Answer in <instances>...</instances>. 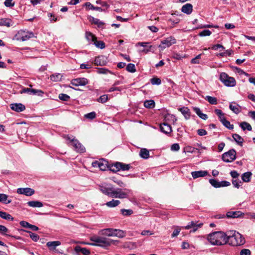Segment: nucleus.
Returning <instances> with one entry per match:
<instances>
[{
  "instance_id": "f257e3e1",
  "label": "nucleus",
  "mask_w": 255,
  "mask_h": 255,
  "mask_svg": "<svg viewBox=\"0 0 255 255\" xmlns=\"http://www.w3.org/2000/svg\"><path fill=\"white\" fill-rule=\"evenodd\" d=\"M207 239L213 245L221 246L228 243L227 233L223 232H215L210 234Z\"/></svg>"
},
{
  "instance_id": "f03ea898",
  "label": "nucleus",
  "mask_w": 255,
  "mask_h": 255,
  "mask_svg": "<svg viewBox=\"0 0 255 255\" xmlns=\"http://www.w3.org/2000/svg\"><path fill=\"white\" fill-rule=\"evenodd\" d=\"M228 243L233 246H238L244 245L245 239L239 233L235 231H230L227 232Z\"/></svg>"
},
{
  "instance_id": "7ed1b4c3",
  "label": "nucleus",
  "mask_w": 255,
  "mask_h": 255,
  "mask_svg": "<svg viewBox=\"0 0 255 255\" xmlns=\"http://www.w3.org/2000/svg\"><path fill=\"white\" fill-rule=\"evenodd\" d=\"M90 240L94 243L89 244L93 246H99L103 248H107L111 246L112 244H115L118 241H114L104 237L93 236L90 237Z\"/></svg>"
},
{
  "instance_id": "20e7f679",
  "label": "nucleus",
  "mask_w": 255,
  "mask_h": 255,
  "mask_svg": "<svg viewBox=\"0 0 255 255\" xmlns=\"http://www.w3.org/2000/svg\"><path fill=\"white\" fill-rule=\"evenodd\" d=\"M103 234L108 237H117L120 238H123L126 236V233L123 230L119 229H114L108 228L104 229Z\"/></svg>"
},
{
  "instance_id": "39448f33",
  "label": "nucleus",
  "mask_w": 255,
  "mask_h": 255,
  "mask_svg": "<svg viewBox=\"0 0 255 255\" xmlns=\"http://www.w3.org/2000/svg\"><path fill=\"white\" fill-rule=\"evenodd\" d=\"M220 80L228 87H234L236 84L235 79L233 77H229L225 73H222L220 74Z\"/></svg>"
},
{
  "instance_id": "423d86ee",
  "label": "nucleus",
  "mask_w": 255,
  "mask_h": 255,
  "mask_svg": "<svg viewBox=\"0 0 255 255\" xmlns=\"http://www.w3.org/2000/svg\"><path fill=\"white\" fill-rule=\"evenodd\" d=\"M176 42V39L172 37H168L161 41V44L158 46L160 51H163L167 47L171 46L172 45L175 44Z\"/></svg>"
},
{
  "instance_id": "0eeeda50",
  "label": "nucleus",
  "mask_w": 255,
  "mask_h": 255,
  "mask_svg": "<svg viewBox=\"0 0 255 255\" xmlns=\"http://www.w3.org/2000/svg\"><path fill=\"white\" fill-rule=\"evenodd\" d=\"M236 158V151L232 149L222 155V159L226 162H231Z\"/></svg>"
},
{
  "instance_id": "6e6552de",
  "label": "nucleus",
  "mask_w": 255,
  "mask_h": 255,
  "mask_svg": "<svg viewBox=\"0 0 255 255\" xmlns=\"http://www.w3.org/2000/svg\"><path fill=\"white\" fill-rule=\"evenodd\" d=\"M33 36L34 35L32 32L23 30L19 31L16 35L17 40L22 41L27 40L29 38L33 37Z\"/></svg>"
},
{
  "instance_id": "1a4fd4ad",
  "label": "nucleus",
  "mask_w": 255,
  "mask_h": 255,
  "mask_svg": "<svg viewBox=\"0 0 255 255\" xmlns=\"http://www.w3.org/2000/svg\"><path fill=\"white\" fill-rule=\"evenodd\" d=\"M203 225V224L202 223H199L198 221H191L187 226L183 228L186 230L192 229L190 232L194 233L199 229L202 228Z\"/></svg>"
},
{
  "instance_id": "9d476101",
  "label": "nucleus",
  "mask_w": 255,
  "mask_h": 255,
  "mask_svg": "<svg viewBox=\"0 0 255 255\" xmlns=\"http://www.w3.org/2000/svg\"><path fill=\"white\" fill-rule=\"evenodd\" d=\"M71 145L74 148V150L79 153H83L86 149L84 146L77 139L73 138L71 139Z\"/></svg>"
},
{
  "instance_id": "9b49d317",
  "label": "nucleus",
  "mask_w": 255,
  "mask_h": 255,
  "mask_svg": "<svg viewBox=\"0 0 255 255\" xmlns=\"http://www.w3.org/2000/svg\"><path fill=\"white\" fill-rule=\"evenodd\" d=\"M125 191H123L121 189L118 188L115 190L114 191L113 197L116 198L124 199L128 197V193L130 192L128 189H125Z\"/></svg>"
},
{
  "instance_id": "f8f14e48",
  "label": "nucleus",
  "mask_w": 255,
  "mask_h": 255,
  "mask_svg": "<svg viewBox=\"0 0 255 255\" xmlns=\"http://www.w3.org/2000/svg\"><path fill=\"white\" fill-rule=\"evenodd\" d=\"M88 83V80L85 78H79L73 79L71 84L75 86H85Z\"/></svg>"
},
{
  "instance_id": "ddd939ff",
  "label": "nucleus",
  "mask_w": 255,
  "mask_h": 255,
  "mask_svg": "<svg viewBox=\"0 0 255 255\" xmlns=\"http://www.w3.org/2000/svg\"><path fill=\"white\" fill-rule=\"evenodd\" d=\"M17 193L19 194L30 196L34 193V190L30 188H19L17 189Z\"/></svg>"
},
{
  "instance_id": "4468645a",
  "label": "nucleus",
  "mask_w": 255,
  "mask_h": 255,
  "mask_svg": "<svg viewBox=\"0 0 255 255\" xmlns=\"http://www.w3.org/2000/svg\"><path fill=\"white\" fill-rule=\"evenodd\" d=\"M100 189L103 194L110 197H113V195H114L115 189L113 187H106L105 186H100Z\"/></svg>"
},
{
  "instance_id": "2eb2a0df",
  "label": "nucleus",
  "mask_w": 255,
  "mask_h": 255,
  "mask_svg": "<svg viewBox=\"0 0 255 255\" xmlns=\"http://www.w3.org/2000/svg\"><path fill=\"white\" fill-rule=\"evenodd\" d=\"M10 107L11 110L16 112H20L25 109V106L21 103L11 104L10 105Z\"/></svg>"
},
{
  "instance_id": "dca6fc26",
  "label": "nucleus",
  "mask_w": 255,
  "mask_h": 255,
  "mask_svg": "<svg viewBox=\"0 0 255 255\" xmlns=\"http://www.w3.org/2000/svg\"><path fill=\"white\" fill-rule=\"evenodd\" d=\"M160 128L161 131L165 134H169L172 132V128L170 125L166 122L161 124Z\"/></svg>"
},
{
  "instance_id": "f3484780",
  "label": "nucleus",
  "mask_w": 255,
  "mask_h": 255,
  "mask_svg": "<svg viewBox=\"0 0 255 255\" xmlns=\"http://www.w3.org/2000/svg\"><path fill=\"white\" fill-rule=\"evenodd\" d=\"M92 166L94 167H99L100 170L105 171L107 168V165L106 162L101 161H95L92 163Z\"/></svg>"
},
{
  "instance_id": "a211bd4d",
  "label": "nucleus",
  "mask_w": 255,
  "mask_h": 255,
  "mask_svg": "<svg viewBox=\"0 0 255 255\" xmlns=\"http://www.w3.org/2000/svg\"><path fill=\"white\" fill-rule=\"evenodd\" d=\"M107 58L105 56L101 55L99 56L98 57H96L95 61L94 63L96 65H105L107 63Z\"/></svg>"
},
{
  "instance_id": "6ab92c4d",
  "label": "nucleus",
  "mask_w": 255,
  "mask_h": 255,
  "mask_svg": "<svg viewBox=\"0 0 255 255\" xmlns=\"http://www.w3.org/2000/svg\"><path fill=\"white\" fill-rule=\"evenodd\" d=\"M207 171L200 170L197 171H193L191 172L193 178L196 179L199 177H204L208 174Z\"/></svg>"
},
{
  "instance_id": "aec40b11",
  "label": "nucleus",
  "mask_w": 255,
  "mask_h": 255,
  "mask_svg": "<svg viewBox=\"0 0 255 255\" xmlns=\"http://www.w3.org/2000/svg\"><path fill=\"white\" fill-rule=\"evenodd\" d=\"M8 232L9 230L6 227L3 225H0V234H1L2 235L10 236L17 240H20L21 239V238L18 236H13L8 235L7 233H8Z\"/></svg>"
},
{
  "instance_id": "412c9836",
  "label": "nucleus",
  "mask_w": 255,
  "mask_h": 255,
  "mask_svg": "<svg viewBox=\"0 0 255 255\" xmlns=\"http://www.w3.org/2000/svg\"><path fill=\"white\" fill-rule=\"evenodd\" d=\"M61 245L60 241L48 242L46 243V246L50 251H54L56 248Z\"/></svg>"
},
{
  "instance_id": "4be33fe9",
  "label": "nucleus",
  "mask_w": 255,
  "mask_h": 255,
  "mask_svg": "<svg viewBox=\"0 0 255 255\" xmlns=\"http://www.w3.org/2000/svg\"><path fill=\"white\" fill-rule=\"evenodd\" d=\"M121 169V162H116L110 166V170L113 172H117Z\"/></svg>"
},
{
  "instance_id": "5701e85b",
  "label": "nucleus",
  "mask_w": 255,
  "mask_h": 255,
  "mask_svg": "<svg viewBox=\"0 0 255 255\" xmlns=\"http://www.w3.org/2000/svg\"><path fill=\"white\" fill-rule=\"evenodd\" d=\"M192 5L190 3H187L184 5L182 7V11L186 14H190L193 9Z\"/></svg>"
},
{
  "instance_id": "b1692460",
  "label": "nucleus",
  "mask_w": 255,
  "mask_h": 255,
  "mask_svg": "<svg viewBox=\"0 0 255 255\" xmlns=\"http://www.w3.org/2000/svg\"><path fill=\"white\" fill-rule=\"evenodd\" d=\"M186 119H189L190 117V112L187 107H183L179 109Z\"/></svg>"
},
{
  "instance_id": "393cba45",
  "label": "nucleus",
  "mask_w": 255,
  "mask_h": 255,
  "mask_svg": "<svg viewBox=\"0 0 255 255\" xmlns=\"http://www.w3.org/2000/svg\"><path fill=\"white\" fill-rule=\"evenodd\" d=\"M27 204L29 206L33 208H40L43 206L42 203L39 201H31L28 202Z\"/></svg>"
},
{
  "instance_id": "a878e982",
  "label": "nucleus",
  "mask_w": 255,
  "mask_h": 255,
  "mask_svg": "<svg viewBox=\"0 0 255 255\" xmlns=\"http://www.w3.org/2000/svg\"><path fill=\"white\" fill-rule=\"evenodd\" d=\"M194 111L202 119L206 120L208 119V116L206 114H203L199 108H193Z\"/></svg>"
},
{
  "instance_id": "bb28decb",
  "label": "nucleus",
  "mask_w": 255,
  "mask_h": 255,
  "mask_svg": "<svg viewBox=\"0 0 255 255\" xmlns=\"http://www.w3.org/2000/svg\"><path fill=\"white\" fill-rule=\"evenodd\" d=\"M0 217L7 221H13L14 220L9 214L3 211H0Z\"/></svg>"
},
{
  "instance_id": "cd10ccee",
  "label": "nucleus",
  "mask_w": 255,
  "mask_h": 255,
  "mask_svg": "<svg viewBox=\"0 0 255 255\" xmlns=\"http://www.w3.org/2000/svg\"><path fill=\"white\" fill-rule=\"evenodd\" d=\"M242 213L240 211H235V212L231 211V212H228L227 213V216L228 218H238V217H240L242 215Z\"/></svg>"
},
{
  "instance_id": "c85d7f7f",
  "label": "nucleus",
  "mask_w": 255,
  "mask_h": 255,
  "mask_svg": "<svg viewBox=\"0 0 255 255\" xmlns=\"http://www.w3.org/2000/svg\"><path fill=\"white\" fill-rule=\"evenodd\" d=\"M120 204V201L118 200L113 199L112 201L107 202L106 205L110 208H114L118 206Z\"/></svg>"
},
{
  "instance_id": "c756f323",
  "label": "nucleus",
  "mask_w": 255,
  "mask_h": 255,
  "mask_svg": "<svg viewBox=\"0 0 255 255\" xmlns=\"http://www.w3.org/2000/svg\"><path fill=\"white\" fill-rule=\"evenodd\" d=\"M252 173L251 172H247L242 175V179L245 182L250 181Z\"/></svg>"
},
{
  "instance_id": "7c9ffc66",
  "label": "nucleus",
  "mask_w": 255,
  "mask_h": 255,
  "mask_svg": "<svg viewBox=\"0 0 255 255\" xmlns=\"http://www.w3.org/2000/svg\"><path fill=\"white\" fill-rule=\"evenodd\" d=\"M38 92H39V93H43L40 90H35V89H30V88H24L20 92L21 93H27L32 94H35L36 93H38Z\"/></svg>"
},
{
  "instance_id": "2f4dec72",
  "label": "nucleus",
  "mask_w": 255,
  "mask_h": 255,
  "mask_svg": "<svg viewBox=\"0 0 255 255\" xmlns=\"http://www.w3.org/2000/svg\"><path fill=\"white\" fill-rule=\"evenodd\" d=\"M8 196L5 194H0V202L4 204H9L11 202V200L7 199Z\"/></svg>"
},
{
  "instance_id": "473e14b6",
  "label": "nucleus",
  "mask_w": 255,
  "mask_h": 255,
  "mask_svg": "<svg viewBox=\"0 0 255 255\" xmlns=\"http://www.w3.org/2000/svg\"><path fill=\"white\" fill-rule=\"evenodd\" d=\"M139 155L144 159H147L149 156V151L146 148H142L140 151Z\"/></svg>"
},
{
  "instance_id": "72a5a7b5",
  "label": "nucleus",
  "mask_w": 255,
  "mask_h": 255,
  "mask_svg": "<svg viewBox=\"0 0 255 255\" xmlns=\"http://www.w3.org/2000/svg\"><path fill=\"white\" fill-rule=\"evenodd\" d=\"M232 136H233V138H234V139L235 140V141L238 144H239V145H242V143L244 141V139L240 135H239L238 134H237V133H235V134H233Z\"/></svg>"
},
{
  "instance_id": "f704fd0d",
  "label": "nucleus",
  "mask_w": 255,
  "mask_h": 255,
  "mask_svg": "<svg viewBox=\"0 0 255 255\" xmlns=\"http://www.w3.org/2000/svg\"><path fill=\"white\" fill-rule=\"evenodd\" d=\"M230 109L232 110L235 114H238L240 112L239 106L237 104H231L229 106Z\"/></svg>"
},
{
  "instance_id": "c9c22d12",
  "label": "nucleus",
  "mask_w": 255,
  "mask_h": 255,
  "mask_svg": "<svg viewBox=\"0 0 255 255\" xmlns=\"http://www.w3.org/2000/svg\"><path fill=\"white\" fill-rule=\"evenodd\" d=\"M205 99L207 100L210 104L212 105H216L218 103L217 99L214 97L207 96L205 98Z\"/></svg>"
},
{
  "instance_id": "e433bc0d",
  "label": "nucleus",
  "mask_w": 255,
  "mask_h": 255,
  "mask_svg": "<svg viewBox=\"0 0 255 255\" xmlns=\"http://www.w3.org/2000/svg\"><path fill=\"white\" fill-rule=\"evenodd\" d=\"M89 20L92 23L97 25L99 27L102 26L104 24L103 22L101 21L99 19L95 18L93 17H91L89 19Z\"/></svg>"
},
{
  "instance_id": "4c0bfd02",
  "label": "nucleus",
  "mask_w": 255,
  "mask_h": 255,
  "mask_svg": "<svg viewBox=\"0 0 255 255\" xmlns=\"http://www.w3.org/2000/svg\"><path fill=\"white\" fill-rule=\"evenodd\" d=\"M144 106L147 108H152L155 106V102L153 100H146L144 103Z\"/></svg>"
},
{
  "instance_id": "58836bf2",
  "label": "nucleus",
  "mask_w": 255,
  "mask_h": 255,
  "mask_svg": "<svg viewBox=\"0 0 255 255\" xmlns=\"http://www.w3.org/2000/svg\"><path fill=\"white\" fill-rule=\"evenodd\" d=\"M240 126L244 130L247 129L249 131H251L252 129L251 126L249 123L245 122L241 123Z\"/></svg>"
},
{
  "instance_id": "ea45409f",
  "label": "nucleus",
  "mask_w": 255,
  "mask_h": 255,
  "mask_svg": "<svg viewBox=\"0 0 255 255\" xmlns=\"http://www.w3.org/2000/svg\"><path fill=\"white\" fill-rule=\"evenodd\" d=\"M221 122H222L223 125L225 127H226L227 128H229L230 129H233L234 126L233 125H231L230 122H229L228 121L226 120V119L225 118L223 119Z\"/></svg>"
},
{
  "instance_id": "a19ab883",
  "label": "nucleus",
  "mask_w": 255,
  "mask_h": 255,
  "mask_svg": "<svg viewBox=\"0 0 255 255\" xmlns=\"http://www.w3.org/2000/svg\"><path fill=\"white\" fill-rule=\"evenodd\" d=\"M10 22V20L8 19H0V25L9 27L11 25Z\"/></svg>"
},
{
  "instance_id": "79ce46f5",
  "label": "nucleus",
  "mask_w": 255,
  "mask_h": 255,
  "mask_svg": "<svg viewBox=\"0 0 255 255\" xmlns=\"http://www.w3.org/2000/svg\"><path fill=\"white\" fill-rule=\"evenodd\" d=\"M126 70L129 72L134 73L136 71L135 66L134 64L129 63L127 66Z\"/></svg>"
},
{
  "instance_id": "37998d69",
  "label": "nucleus",
  "mask_w": 255,
  "mask_h": 255,
  "mask_svg": "<svg viewBox=\"0 0 255 255\" xmlns=\"http://www.w3.org/2000/svg\"><path fill=\"white\" fill-rule=\"evenodd\" d=\"M62 76L60 74H53L50 76V80L52 81L57 82L61 79Z\"/></svg>"
},
{
  "instance_id": "c03bdc74",
  "label": "nucleus",
  "mask_w": 255,
  "mask_h": 255,
  "mask_svg": "<svg viewBox=\"0 0 255 255\" xmlns=\"http://www.w3.org/2000/svg\"><path fill=\"white\" fill-rule=\"evenodd\" d=\"M26 232L29 234V237L33 241L37 242L39 240V237L38 235L30 231H26Z\"/></svg>"
},
{
  "instance_id": "a18cd8bd",
  "label": "nucleus",
  "mask_w": 255,
  "mask_h": 255,
  "mask_svg": "<svg viewBox=\"0 0 255 255\" xmlns=\"http://www.w3.org/2000/svg\"><path fill=\"white\" fill-rule=\"evenodd\" d=\"M94 44L97 47L100 48L101 49H103L105 47V43L102 41H97L96 39L94 41Z\"/></svg>"
},
{
  "instance_id": "49530a36",
  "label": "nucleus",
  "mask_w": 255,
  "mask_h": 255,
  "mask_svg": "<svg viewBox=\"0 0 255 255\" xmlns=\"http://www.w3.org/2000/svg\"><path fill=\"white\" fill-rule=\"evenodd\" d=\"M215 113L218 116L220 121H221L223 119L225 118L224 117V114L222 112L221 110L216 109L215 110Z\"/></svg>"
},
{
  "instance_id": "de8ad7c7",
  "label": "nucleus",
  "mask_w": 255,
  "mask_h": 255,
  "mask_svg": "<svg viewBox=\"0 0 255 255\" xmlns=\"http://www.w3.org/2000/svg\"><path fill=\"white\" fill-rule=\"evenodd\" d=\"M86 38L88 40L94 42L96 37L91 32H87L86 33Z\"/></svg>"
},
{
  "instance_id": "09e8293b",
  "label": "nucleus",
  "mask_w": 255,
  "mask_h": 255,
  "mask_svg": "<svg viewBox=\"0 0 255 255\" xmlns=\"http://www.w3.org/2000/svg\"><path fill=\"white\" fill-rule=\"evenodd\" d=\"M121 212L124 216H130L133 213V211L131 209H121Z\"/></svg>"
},
{
  "instance_id": "8fccbe9b",
  "label": "nucleus",
  "mask_w": 255,
  "mask_h": 255,
  "mask_svg": "<svg viewBox=\"0 0 255 255\" xmlns=\"http://www.w3.org/2000/svg\"><path fill=\"white\" fill-rule=\"evenodd\" d=\"M209 182L213 186H214L215 188L220 187V185H219L220 182H219L218 181H217L216 179H210Z\"/></svg>"
},
{
  "instance_id": "3c124183",
  "label": "nucleus",
  "mask_w": 255,
  "mask_h": 255,
  "mask_svg": "<svg viewBox=\"0 0 255 255\" xmlns=\"http://www.w3.org/2000/svg\"><path fill=\"white\" fill-rule=\"evenodd\" d=\"M150 82L152 85H160L161 83V80L159 78H157V77H154V78H152L150 80Z\"/></svg>"
},
{
  "instance_id": "603ef678",
  "label": "nucleus",
  "mask_w": 255,
  "mask_h": 255,
  "mask_svg": "<svg viewBox=\"0 0 255 255\" xmlns=\"http://www.w3.org/2000/svg\"><path fill=\"white\" fill-rule=\"evenodd\" d=\"M108 96L106 95H103L97 99V101L100 103H104L108 101Z\"/></svg>"
},
{
  "instance_id": "864d4df0",
  "label": "nucleus",
  "mask_w": 255,
  "mask_h": 255,
  "mask_svg": "<svg viewBox=\"0 0 255 255\" xmlns=\"http://www.w3.org/2000/svg\"><path fill=\"white\" fill-rule=\"evenodd\" d=\"M232 184L235 187L239 188L242 184V181L239 179H233L232 180Z\"/></svg>"
},
{
  "instance_id": "5fc2aeb1",
  "label": "nucleus",
  "mask_w": 255,
  "mask_h": 255,
  "mask_svg": "<svg viewBox=\"0 0 255 255\" xmlns=\"http://www.w3.org/2000/svg\"><path fill=\"white\" fill-rule=\"evenodd\" d=\"M211 31L209 30H204L201 32L199 33V35L200 36H210L211 34Z\"/></svg>"
},
{
  "instance_id": "6e6d98bb",
  "label": "nucleus",
  "mask_w": 255,
  "mask_h": 255,
  "mask_svg": "<svg viewBox=\"0 0 255 255\" xmlns=\"http://www.w3.org/2000/svg\"><path fill=\"white\" fill-rule=\"evenodd\" d=\"M201 55H202V54H200L197 55V56H196L195 58H193L191 61V63L199 64L200 63L199 60L201 58Z\"/></svg>"
},
{
  "instance_id": "4d7b16f0",
  "label": "nucleus",
  "mask_w": 255,
  "mask_h": 255,
  "mask_svg": "<svg viewBox=\"0 0 255 255\" xmlns=\"http://www.w3.org/2000/svg\"><path fill=\"white\" fill-rule=\"evenodd\" d=\"M59 98L62 101H67L70 99V97L67 94H60L59 95Z\"/></svg>"
},
{
  "instance_id": "13d9d810",
  "label": "nucleus",
  "mask_w": 255,
  "mask_h": 255,
  "mask_svg": "<svg viewBox=\"0 0 255 255\" xmlns=\"http://www.w3.org/2000/svg\"><path fill=\"white\" fill-rule=\"evenodd\" d=\"M96 113L94 112H91L85 115V118L90 120H93L96 117Z\"/></svg>"
},
{
  "instance_id": "bf43d9fd",
  "label": "nucleus",
  "mask_w": 255,
  "mask_h": 255,
  "mask_svg": "<svg viewBox=\"0 0 255 255\" xmlns=\"http://www.w3.org/2000/svg\"><path fill=\"white\" fill-rule=\"evenodd\" d=\"M112 180L121 187H124L126 186V184L122 181L116 180L115 177H113Z\"/></svg>"
},
{
  "instance_id": "052dcab7",
  "label": "nucleus",
  "mask_w": 255,
  "mask_h": 255,
  "mask_svg": "<svg viewBox=\"0 0 255 255\" xmlns=\"http://www.w3.org/2000/svg\"><path fill=\"white\" fill-rule=\"evenodd\" d=\"M180 231H181L180 228L179 227H177L176 229L174 230V231L172 233V234L171 235V237L172 238H174V237H177L179 235Z\"/></svg>"
},
{
  "instance_id": "680f3d73",
  "label": "nucleus",
  "mask_w": 255,
  "mask_h": 255,
  "mask_svg": "<svg viewBox=\"0 0 255 255\" xmlns=\"http://www.w3.org/2000/svg\"><path fill=\"white\" fill-rule=\"evenodd\" d=\"M130 168V164H127L121 162V169L123 171L128 170Z\"/></svg>"
},
{
  "instance_id": "e2e57ef3",
  "label": "nucleus",
  "mask_w": 255,
  "mask_h": 255,
  "mask_svg": "<svg viewBox=\"0 0 255 255\" xmlns=\"http://www.w3.org/2000/svg\"><path fill=\"white\" fill-rule=\"evenodd\" d=\"M110 71L106 68H98L97 73L99 74H107Z\"/></svg>"
},
{
  "instance_id": "0e129e2a",
  "label": "nucleus",
  "mask_w": 255,
  "mask_h": 255,
  "mask_svg": "<svg viewBox=\"0 0 255 255\" xmlns=\"http://www.w3.org/2000/svg\"><path fill=\"white\" fill-rule=\"evenodd\" d=\"M251 252L249 249H243L241 251L240 255H251Z\"/></svg>"
},
{
  "instance_id": "69168bd1",
  "label": "nucleus",
  "mask_w": 255,
  "mask_h": 255,
  "mask_svg": "<svg viewBox=\"0 0 255 255\" xmlns=\"http://www.w3.org/2000/svg\"><path fill=\"white\" fill-rule=\"evenodd\" d=\"M179 148L180 146L178 143H174L171 146V150L172 151H178Z\"/></svg>"
},
{
  "instance_id": "338daca9",
  "label": "nucleus",
  "mask_w": 255,
  "mask_h": 255,
  "mask_svg": "<svg viewBox=\"0 0 255 255\" xmlns=\"http://www.w3.org/2000/svg\"><path fill=\"white\" fill-rule=\"evenodd\" d=\"M197 133L200 136L205 135L207 134V132L204 129H199L197 130Z\"/></svg>"
},
{
  "instance_id": "774afa93",
  "label": "nucleus",
  "mask_w": 255,
  "mask_h": 255,
  "mask_svg": "<svg viewBox=\"0 0 255 255\" xmlns=\"http://www.w3.org/2000/svg\"><path fill=\"white\" fill-rule=\"evenodd\" d=\"M230 175L234 179L238 178V177L239 176V174L238 173L237 171L235 170L232 171L230 172Z\"/></svg>"
}]
</instances>
